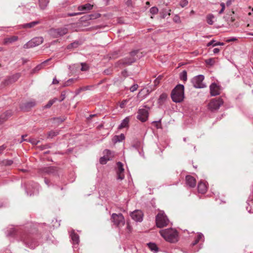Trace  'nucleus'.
I'll return each mask as SVG.
<instances>
[{
  "label": "nucleus",
  "instance_id": "obj_26",
  "mask_svg": "<svg viewBox=\"0 0 253 253\" xmlns=\"http://www.w3.org/2000/svg\"><path fill=\"white\" fill-rule=\"evenodd\" d=\"M208 183L207 181L201 180L198 184L197 190H207Z\"/></svg>",
  "mask_w": 253,
  "mask_h": 253
},
{
  "label": "nucleus",
  "instance_id": "obj_42",
  "mask_svg": "<svg viewBox=\"0 0 253 253\" xmlns=\"http://www.w3.org/2000/svg\"><path fill=\"white\" fill-rule=\"evenodd\" d=\"M52 144L48 143L44 145H41L38 146V148L40 150H43L46 149L51 148L52 147Z\"/></svg>",
  "mask_w": 253,
  "mask_h": 253
},
{
  "label": "nucleus",
  "instance_id": "obj_33",
  "mask_svg": "<svg viewBox=\"0 0 253 253\" xmlns=\"http://www.w3.org/2000/svg\"><path fill=\"white\" fill-rule=\"evenodd\" d=\"M23 141H27L31 143L33 145H37L39 142V140H37L35 138H29L28 139H23L21 140L20 141V143H22Z\"/></svg>",
  "mask_w": 253,
  "mask_h": 253
},
{
  "label": "nucleus",
  "instance_id": "obj_27",
  "mask_svg": "<svg viewBox=\"0 0 253 253\" xmlns=\"http://www.w3.org/2000/svg\"><path fill=\"white\" fill-rule=\"evenodd\" d=\"M50 60V59H48L44 61H43V62H42V63L38 65L36 67H35L33 70V73H36L39 71H40V70H41L42 68H43V67L45 66V64L48 61Z\"/></svg>",
  "mask_w": 253,
  "mask_h": 253
},
{
  "label": "nucleus",
  "instance_id": "obj_54",
  "mask_svg": "<svg viewBox=\"0 0 253 253\" xmlns=\"http://www.w3.org/2000/svg\"><path fill=\"white\" fill-rule=\"evenodd\" d=\"M207 191H194V194L199 197V198H201L200 195H205Z\"/></svg>",
  "mask_w": 253,
  "mask_h": 253
},
{
  "label": "nucleus",
  "instance_id": "obj_35",
  "mask_svg": "<svg viewBox=\"0 0 253 253\" xmlns=\"http://www.w3.org/2000/svg\"><path fill=\"white\" fill-rule=\"evenodd\" d=\"M57 101H58V98L55 97L52 99H50L48 101L47 103L44 106V108L47 109L51 107V106Z\"/></svg>",
  "mask_w": 253,
  "mask_h": 253
},
{
  "label": "nucleus",
  "instance_id": "obj_15",
  "mask_svg": "<svg viewBox=\"0 0 253 253\" xmlns=\"http://www.w3.org/2000/svg\"><path fill=\"white\" fill-rule=\"evenodd\" d=\"M185 181L186 184L190 188H194L195 187L196 181L193 176L190 175H186L185 177Z\"/></svg>",
  "mask_w": 253,
  "mask_h": 253
},
{
  "label": "nucleus",
  "instance_id": "obj_5",
  "mask_svg": "<svg viewBox=\"0 0 253 253\" xmlns=\"http://www.w3.org/2000/svg\"><path fill=\"white\" fill-rule=\"evenodd\" d=\"M204 78V76L203 75H197L191 79V83L195 88H204L206 87V85L203 83Z\"/></svg>",
  "mask_w": 253,
  "mask_h": 253
},
{
  "label": "nucleus",
  "instance_id": "obj_48",
  "mask_svg": "<svg viewBox=\"0 0 253 253\" xmlns=\"http://www.w3.org/2000/svg\"><path fill=\"white\" fill-rule=\"evenodd\" d=\"M163 78V76L162 75H159L156 79H155L154 81V85L157 86L162 80Z\"/></svg>",
  "mask_w": 253,
  "mask_h": 253
},
{
  "label": "nucleus",
  "instance_id": "obj_63",
  "mask_svg": "<svg viewBox=\"0 0 253 253\" xmlns=\"http://www.w3.org/2000/svg\"><path fill=\"white\" fill-rule=\"evenodd\" d=\"M121 75L122 76H123L124 78H126L128 76L127 71L126 70H124L121 72Z\"/></svg>",
  "mask_w": 253,
  "mask_h": 253
},
{
  "label": "nucleus",
  "instance_id": "obj_56",
  "mask_svg": "<svg viewBox=\"0 0 253 253\" xmlns=\"http://www.w3.org/2000/svg\"><path fill=\"white\" fill-rule=\"evenodd\" d=\"M234 13V12L233 11H232L231 12V14L229 15V16H227V15H226L224 17V18L225 19V20L228 21L229 19H231V21L232 22H233L234 21V19L233 18L232 15Z\"/></svg>",
  "mask_w": 253,
  "mask_h": 253
},
{
  "label": "nucleus",
  "instance_id": "obj_49",
  "mask_svg": "<svg viewBox=\"0 0 253 253\" xmlns=\"http://www.w3.org/2000/svg\"><path fill=\"white\" fill-rule=\"evenodd\" d=\"M137 113L138 115L136 116V118L142 122V109H139Z\"/></svg>",
  "mask_w": 253,
  "mask_h": 253
},
{
  "label": "nucleus",
  "instance_id": "obj_16",
  "mask_svg": "<svg viewBox=\"0 0 253 253\" xmlns=\"http://www.w3.org/2000/svg\"><path fill=\"white\" fill-rule=\"evenodd\" d=\"M70 236L74 245H78L80 242V237L79 235L73 230L71 231Z\"/></svg>",
  "mask_w": 253,
  "mask_h": 253
},
{
  "label": "nucleus",
  "instance_id": "obj_4",
  "mask_svg": "<svg viewBox=\"0 0 253 253\" xmlns=\"http://www.w3.org/2000/svg\"><path fill=\"white\" fill-rule=\"evenodd\" d=\"M23 242L31 249H35L39 245V242L37 239L31 235H26L21 237Z\"/></svg>",
  "mask_w": 253,
  "mask_h": 253
},
{
  "label": "nucleus",
  "instance_id": "obj_14",
  "mask_svg": "<svg viewBox=\"0 0 253 253\" xmlns=\"http://www.w3.org/2000/svg\"><path fill=\"white\" fill-rule=\"evenodd\" d=\"M211 96H214L219 94V86L215 83H212L210 86Z\"/></svg>",
  "mask_w": 253,
  "mask_h": 253
},
{
  "label": "nucleus",
  "instance_id": "obj_46",
  "mask_svg": "<svg viewBox=\"0 0 253 253\" xmlns=\"http://www.w3.org/2000/svg\"><path fill=\"white\" fill-rule=\"evenodd\" d=\"M173 21L176 24H180L181 23L180 18L178 14H175L173 17Z\"/></svg>",
  "mask_w": 253,
  "mask_h": 253
},
{
  "label": "nucleus",
  "instance_id": "obj_13",
  "mask_svg": "<svg viewBox=\"0 0 253 253\" xmlns=\"http://www.w3.org/2000/svg\"><path fill=\"white\" fill-rule=\"evenodd\" d=\"M20 73H16L14 75H12L5 79L4 81V83L5 85H8L9 84H11L17 81L18 79L20 78Z\"/></svg>",
  "mask_w": 253,
  "mask_h": 253
},
{
  "label": "nucleus",
  "instance_id": "obj_24",
  "mask_svg": "<svg viewBox=\"0 0 253 253\" xmlns=\"http://www.w3.org/2000/svg\"><path fill=\"white\" fill-rule=\"evenodd\" d=\"M125 139V136L124 134L121 133L119 135H115L112 138V141L114 143L117 142H121Z\"/></svg>",
  "mask_w": 253,
  "mask_h": 253
},
{
  "label": "nucleus",
  "instance_id": "obj_55",
  "mask_svg": "<svg viewBox=\"0 0 253 253\" xmlns=\"http://www.w3.org/2000/svg\"><path fill=\"white\" fill-rule=\"evenodd\" d=\"M81 70L82 71H86L89 69L88 65L85 63H81Z\"/></svg>",
  "mask_w": 253,
  "mask_h": 253
},
{
  "label": "nucleus",
  "instance_id": "obj_2",
  "mask_svg": "<svg viewBox=\"0 0 253 253\" xmlns=\"http://www.w3.org/2000/svg\"><path fill=\"white\" fill-rule=\"evenodd\" d=\"M160 235L168 242L176 243L178 241V232L172 228H168L160 231Z\"/></svg>",
  "mask_w": 253,
  "mask_h": 253
},
{
  "label": "nucleus",
  "instance_id": "obj_23",
  "mask_svg": "<svg viewBox=\"0 0 253 253\" xmlns=\"http://www.w3.org/2000/svg\"><path fill=\"white\" fill-rule=\"evenodd\" d=\"M81 44L82 42L80 41H75L68 44L67 46V48L69 50L77 48L79 45Z\"/></svg>",
  "mask_w": 253,
  "mask_h": 253
},
{
  "label": "nucleus",
  "instance_id": "obj_44",
  "mask_svg": "<svg viewBox=\"0 0 253 253\" xmlns=\"http://www.w3.org/2000/svg\"><path fill=\"white\" fill-rule=\"evenodd\" d=\"M205 62L207 65H210L211 66H212L215 63V59L212 58H209V59L206 60Z\"/></svg>",
  "mask_w": 253,
  "mask_h": 253
},
{
  "label": "nucleus",
  "instance_id": "obj_38",
  "mask_svg": "<svg viewBox=\"0 0 253 253\" xmlns=\"http://www.w3.org/2000/svg\"><path fill=\"white\" fill-rule=\"evenodd\" d=\"M100 17V14L95 13L94 14H90L86 16L85 20L96 19Z\"/></svg>",
  "mask_w": 253,
  "mask_h": 253
},
{
  "label": "nucleus",
  "instance_id": "obj_25",
  "mask_svg": "<svg viewBox=\"0 0 253 253\" xmlns=\"http://www.w3.org/2000/svg\"><path fill=\"white\" fill-rule=\"evenodd\" d=\"M204 235L201 233H199L195 238L194 242L191 244L192 246H194L196 244H197L200 241H204Z\"/></svg>",
  "mask_w": 253,
  "mask_h": 253
},
{
  "label": "nucleus",
  "instance_id": "obj_1",
  "mask_svg": "<svg viewBox=\"0 0 253 253\" xmlns=\"http://www.w3.org/2000/svg\"><path fill=\"white\" fill-rule=\"evenodd\" d=\"M172 100L175 103L182 102L184 98V86L183 84H177L171 92Z\"/></svg>",
  "mask_w": 253,
  "mask_h": 253
},
{
  "label": "nucleus",
  "instance_id": "obj_28",
  "mask_svg": "<svg viewBox=\"0 0 253 253\" xmlns=\"http://www.w3.org/2000/svg\"><path fill=\"white\" fill-rule=\"evenodd\" d=\"M168 94L166 93H163L161 94L158 99V103L160 105L163 104L168 98Z\"/></svg>",
  "mask_w": 253,
  "mask_h": 253
},
{
  "label": "nucleus",
  "instance_id": "obj_45",
  "mask_svg": "<svg viewBox=\"0 0 253 253\" xmlns=\"http://www.w3.org/2000/svg\"><path fill=\"white\" fill-rule=\"evenodd\" d=\"M2 163L5 166H10L13 163V161L12 160L6 159L3 160Z\"/></svg>",
  "mask_w": 253,
  "mask_h": 253
},
{
  "label": "nucleus",
  "instance_id": "obj_40",
  "mask_svg": "<svg viewBox=\"0 0 253 253\" xmlns=\"http://www.w3.org/2000/svg\"><path fill=\"white\" fill-rule=\"evenodd\" d=\"M187 72L185 70H183L182 72H181L180 74V79L183 81L184 82H185L187 80Z\"/></svg>",
  "mask_w": 253,
  "mask_h": 253
},
{
  "label": "nucleus",
  "instance_id": "obj_43",
  "mask_svg": "<svg viewBox=\"0 0 253 253\" xmlns=\"http://www.w3.org/2000/svg\"><path fill=\"white\" fill-rule=\"evenodd\" d=\"M9 117V115L7 116V113H3L0 115V125L5 121Z\"/></svg>",
  "mask_w": 253,
  "mask_h": 253
},
{
  "label": "nucleus",
  "instance_id": "obj_31",
  "mask_svg": "<svg viewBox=\"0 0 253 253\" xmlns=\"http://www.w3.org/2000/svg\"><path fill=\"white\" fill-rule=\"evenodd\" d=\"M147 245L151 251H153L154 253H157L158 252L159 249L156 244L153 243H147Z\"/></svg>",
  "mask_w": 253,
  "mask_h": 253
},
{
  "label": "nucleus",
  "instance_id": "obj_12",
  "mask_svg": "<svg viewBox=\"0 0 253 253\" xmlns=\"http://www.w3.org/2000/svg\"><path fill=\"white\" fill-rule=\"evenodd\" d=\"M130 215L136 222H141L142 220V211L140 210H135L130 213Z\"/></svg>",
  "mask_w": 253,
  "mask_h": 253
},
{
  "label": "nucleus",
  "instance_id": "obj_32",
  "mask_svg": "<svg viewBox=\"0 0 253 253\" xmlns=\"http://www.w3.org/2000/svg\"><path fill=\"white\" fill-rule=\"evenodd\" d=\"M49 0H39V3L40 7L44 9L47 6Z\"/></svg>",
  "mask_w": 253,
  "mask_h": 253
},
{
  "label": "nucleus",
  "instance_id": "obj_62",
  "mask_svg": "<svg viewBox=\"0 0 253 253\" xmlns=\"http://www.w3.org/2000/svg\"><path fill=\"white\" fill-rule=\"evenodd\" d=\"M138 88V85L137 84H134L133 85H132L130 87V90L131 92H134V91H135Z\"/></svg>",
  "mask_w": 253,
  "mask_h": 253
},
{
  "label": "nucleus",
  "instance_id": "obj_59",
  "mask_svg": "<svg viewBox=\"0 0 253 253\" xmlns=\"http://www.w3.org/2000/svg\"><path fill=\"white\" fill-rule=\"evenodd\" d=\"M188 4L187 0H181L179 2V5L182 7H184Z\"/></svg>",
  "mask_w": 253,
  "mask_h": 253
},
{
  "label": "nucleus",
  "instance_id": "obj_34",
  "mask_svg": "<svg viewBox=\"0 0 253 253\" xmlns=\"http://www.w3.org/2000/svg\"><path fill=\"white\" fill-rule=\"evenodd\" d=\"M224 44V43L223 42H215V40H212L207 43V46H210L211 45H212L213 46H215L217 45H223Z\"/></svg>",
  "mask_w": 253,
  "mask_h": 253
},
{
  "label": "nucleus",
  "instance_id": "obj_9",
  "mask_svg": "<svg viewBox=\"0 0 253 253\" xmlns=\"http://www.w3.org/2000/svg\"><path fill=\"white\" fill-rule=\"evenodd\" d=\"M116 165H117L116 172H117V179L122 180L125 177V175H124L125 169H124V165L121 162H117Z\"/></svg>",
  "mask_w": 253,
  "mask_h": 253
},
{
  "label": "nucleus",
  "instance_id": "obj_57",
  "mask_svg": "<svg viewBox=\"0 0 253 253\" xmlns=\"http://www.w3.org/2000/svg\"><path fill=\"white\" fill-rule=\"evenodd\" d=\"M112 70L110 68L106 69L103 72V74H104L105 75H110L112 74Z\"/></svg>",
  "mask_w": 253,
  "mask_h": 253
},
{
  "label": "nucleus",
  "instance_id": "obj_8",
  "mask_svg": "<svg viewBox=\"0 0 253 253\" xmlns=\"http://www.w3.org/2000/svg\"><path fill=\"white\" fill-rule=\"evenodd\" d=\"M223 103V101L220 97L212 99L209 104V107L211 111H213L218 110Z\"/></svg>",
  "mask_w": 253,
  "mask_h": 253
},
{
  "label": "nucleus",
  "instance_id": "obj_41",
  "mask_svg": "<svg viewBox=\"0 0 253 253\" xmlns=\"http://www.w3.org/2000/svg\"><path fill=\"white\" fill-rule=\"evenodd\" d=\"M76 80H77L76 79H74V78L69 79V80H68L66 82H65L64 83L63 86H69L71 84H72L73 83H74L75 82V81H76Z\"/></svg>",
  "mask_w": 253,
  "mask_h": 253
},
{
  "label": "nucleus",
  "instance_id": "obj_53",
  "mask_svg": "<svg viewBox=\"0 0 253 253\" xmlns=\"http://www.w3.org/2000/svg\"><path fill=\"white\" fill-rule=\"evenodd\" d=\"M143 123H144L147 120L148 115H149V113L147 110L143 109Z\"/></svg>",
  "mask_w": 253,
  "mask_h": 253
},
{
  "label": "nucleus",
  "instance_id": "obj_47",
  "mask_svg": "<svg viewBox=\"0 0 253 253\" xmlns=\"http://www.w3.org/2000/svg\"><path fill=\"white\" fill-rule=\"evenodd\" d=\"M158 11L159 9L156 6H153L151 7L149 10L150 13L152 15H155L157 14Z\"/></svg>",
  "mask_w": 253,
  "mask_h": 253
},
{
  "label": "nucleus",
  "instance_id": "obj_18",
  "mask_svg": "<svg viewBox=\"0 0 253 253\" xmlns=\"http://www.w3.org/2000/svg\"><path fill=\"white\" fill-rule=\"evenodd\" d=\"M46 173L53 176H59L58 169L55 167H49L45 170Z\"/></svg>",
  "mask_w": 253,
  "mask_h": 253
},
{
  "label": "nucleus",
  "instance_id": "obj_30",
  "mask_svg": "<svg viewBox=\"0 0 253 253\" xmlns=\"http://www.w3.org/2000/svg\"><path fill=\"white\" fill-rule=\"evenodd\" d=\"M92 87V86L91 85H87L80 87L75 91V95H77L79 94L82 91L89 90Z\"/></svg>",
  "mask_w": 253,
  "mask_h": 253
},
{
  "label": "nucleus",
  "instance_id": "obj_3",
  "mask_svg": "<svg viewBox=\"0 0 253 253\" xmlns=\"http://www.w3.org/2000/svg\"><path fill=\"white\" fill-rule=\"evenodd\" d=\"M156 224L158 228H163L167 226L169 220L164 211H160L156 216Z\"/></svg>",
  "mask_w": 253,
  "mask_h": 253
},
{
  "label": "nucleus",
  "instance_id": "obj_64",
  "mask_svg": "<svg viewBox=\"0 0 253 253\" xmlns=\"http://www.w3.org/2000/svg\"><path fill=\"white\" fill-rule=\"evenodd\" d=\"M138 52V50H137L132 51L130 52V54H129V56L130 57H134V56L137 54Z\"/></svg>",
  "mask_w": 253,
  "mask_h": 253
},
{
  "label": "nucleus",
  "instance_id": "obj_36",
  "mask_svg": "<svg viewBox=\"0 0 253 253\" xmlns=\"http://www.w3.org/2000/svg\"><path fill=\"white\" fill-rule=\"evenodd\" d=\"M59 134L58 130H51L47 133V138H52Z\"/></svg>",
  "mask_w": 253,
  "mask_h": 253
},
{
  "label": "nucleus",
  "instance_id": "obj_52",
  "mask_svg": "<svg viewBox=\"0 0 253 253\" xmlns=\"http://www.w3.org/2000/svg\"><path fill=\"white\" fill-rule=\"evenodd\" d=\"M16 234V230L14 229L11 228L7 231V236H14Z\"/></svg>",
  "mask_w": 253,
  "mask_h": 253
},
{
  "label": "nucleus",
  "instance_id": "obj_60",
  "mask_svg": "<svg viewBox=\"0 0 253 253\" xmlns=\"http://www.w3.org/2000/svg\"><path fill=\"white\" fill-rule=\"evenodd\" d=\"M83 14V12H73V13H68L67 14V15L68 16H76V15H81Z\"/></svg>",
  "mask_w": 253,
  "mask_h": 253
},
{
  "label": "nucleus",
  "instance_id": "obj_21",
  "mask_svg": "<svg viewBox=\"0 0 253 253\" xmlns=\"http://www.w3.org/2000/svg\"><path fill=\"white\" fill-rule=\"evenodd\" d=\"M41 23V21L40 20H36L34 21H32L30 23L24 24L23 25H21V27L25 29L27 28H32L34 27H35L36 25L40 24Z\"/></svg>",
  "mask_w": 253,
  "mask_h": 253
},
{
  "label": "nucleus",
  "instance_id": "obj_19",
  "mask_svg": "<svg viewBox=\"0 0 253 253\" xmlns=\"http://www.w3.org/2000/svg\"><path fill=\"white\" fill-rule=\"evenodd\" d=\"M171 9L167 8H163L160 11V16L162 19H165L167 15L169 16L171 13Z\"/></svg>",
  "mask_w": 253,
  "mask_h": 253
},
{
  "label": "nucleus",
  "instance_id": "obj_11",
  "mask_svg": "<svg viewBox=\"0 0 253 253\" xmlns=\"http://www.w3.org/2000/svg\"><path fill=\"white\" fill-rule=\"evenodd\" d=\"M36 104L35 101H28L21 104L20 108L21 110L25 112H27L30 111L31 108L34 107L36 105Z\"/></svg>",
  "mask_w": 253,
  "mask_h": 253
},
{
  "label": "nucleus",
  "instance_id": "obj_58",
  "mask_svg": "<svg viewBox=\"0 0 253 253\" xmlns=\"http://www.w3.org/2000/svg\"><path fill=\"white\" fill-rule=\"evenodd\" d=\"M65 97H66V92L65 91H63L61 92V93L60 99L59 100L58 99V100L59 102H62L65 99Z\"/></svg>",
  "mask_w": 253,
  "mask_h": 253
},
{
  "label": "nucleus",
  "instance_id": "obj_29",
  "mask_svg": "<svg viewBox=\"0 0 253 253\" xmlns=\"http://www.w3.org/2000/svg\"><path fill=\"white\" fill-rule=\"evenodd\" d=\"M58 37H62L68 33V29L66 28H57Z\"/></svg>",
  "mask_w": 253,
  "mask_h": 253
},
{
  "label": "nucleus",
  "instance_id": "obj_22",
  "mask_svg": "<svg viewBox=\"0 0 253 253\" xmlns=\"http://www.w3.org/2000/svg\"><path fill=\"white\" fill-rule=\"evenodd\" d=\"M129 122V117H126L121 121V124L118 126V129H121L125 127H128Z\"/></svg>",
  "mask_w": 253,
  "mask_h": 253
},
{
  "label": "nucleus",
  "instance_id": "obj_39",
  "mask_svg": "<svg viewBox=\"0 0 253 253\" xmlns=\"http://www.w3.org/2000/svg\"><path fill=\"white\" fill-rule=\"evenodd\" d=\"M49 35L54 38H58L57 29H51L49 31Z\"/></svg>",
  "mask_w": 253,
  "mask_h": 253
},
{
  "label": "nucleus",
  "instance_id": "obj_6",
  "mask_svg": "<svg viewBox=\"0 0 253 253\" xmlns=\"http://www.w3.org/2000/svg\"><path fill=\"white\" fill-rule=\"evenodd\" d=\"M43 42V39L42 37H35L25 43L23 45V48L25 49L32 48L40 45Z\"/></svg>",
  "mask_w": 253,
  "mask_h": 253
},
{
  "label": "nucleus",
  "instance_id": "obj_10",
  "mask_svg": "<svg viewBox=\"0 0 253 253\" xmlns=\"http://www.w3.org/2000/svg\"><path fill=\"white\" fill-rule=\"evenodd\" d=\"M136 59L135 57H130L128 56L118 61L119 65L128 66L135 62Z\"/></svg>",
  "mask_w": 253,
  "mask_h": 253
},
{
  "label": "nucleus",
  "instance_id": "obj_50",
  "mask_svg": "<svg viewBox=\"0 0 253 253\" xmlns=\"http://www.w3.org/2000/svg\"><path fill=\"white\" fill-rule=\"evenodd\" d=\"M18 37L15 36H13L7 39V42H9L10 43L13 42L18 40Z\"/></svg>",
  "mask_w": 253,
  "mask_h": 253
},
{
  "label": "nucleus",
  "instance_id": "obj_51",
  "mask_svg": "<svg viewBox=\"0 0 253 253\" xmlns=\"http://www.w3.org/2000/svg\"><path fill=\"white\" fill-rule=\"evenodd\" d=\"M109 160V159H107L105 156L101 157L99 159V162L102 165H105L107 163V162Z\"/></svg>",
  "mask_w": 253,
  "mask_h": 253
},
{
  "label": "nucleus",
  "instance_id": "obj_37",
  "mask_svg": "<svg viewBox=\"0 0 253 253\" xmlns=\"http://www.w3.org/2000/svg\"><path fill=\"white\" fill-rule=\"evenodd\" d=\"M214 18L212 14H209L207 16V22L209 25H212L213 23V19Z\"/></svg>",
  "mask_w": 253,
  "mask_h": 253
},
{
  "label": "nucleus",
  "instance_id": "obj_17",
  "mask_svg": "<svg viewBox=\"0 0 253 253\" xmlns=\"http://www.w3.org/2000/svg\"><path fill=\"white\" fill-rule=\"evenodd\" d=\"M93 5L90 3H87L78 6V9L79 11H83V13L86 12L92 9Z\"/></svg>",
  "mask_w": 253,
  "mask_h": 253
},
{
  "label": "nucleus",
  "instance_id": "obj_61",
  "mask_svg": "<svg viewBox=\"0 0 253 253\" xmlns=\"http://www.w3.org/2000/svg\"><path fill=\"white\" fill-rule=\"evenodd\" d=\"M127 102V101L126 100H124L123 101H122L120 104V108H124L125 107V106L126 105Z\"/></svg>",
  "mask_w": 253,
  "mask_h": 253
},
{
  "label": "nucleus",
  "instance_id": "obj_20",
  "mask_svg": "<svg viewBox=\"0 0 253 253\" xmlns=\"http://www.w3.org/2000/svg\"><path fill=\"white\" fill-rule=\"evenodd\" d=\"M141 146V142L140 140H138V139H134L133 141L132 144V148L135 149L140 155H141V152L139 150L140 147Z\"/></svg>",
  "mask_w": 253,
  "mask_h": 253
},
{
  "label": "nucleus",
  "instance_id": "obj_7",
  "mask_svg": "<svg viewBox=\"0 0 253 253\" xmlns=\"http://www.w3.org/2000/svg\"><path fill=\"white\" fill-rule=\"evenodd\" d=\"M111 220L114 223V224L117 227L123 226L125 223L124 217L122 213H113L111 215Z\"/></svg>",
  "mask_w": 253,
  "mask_h": 253
}]
</instances>
